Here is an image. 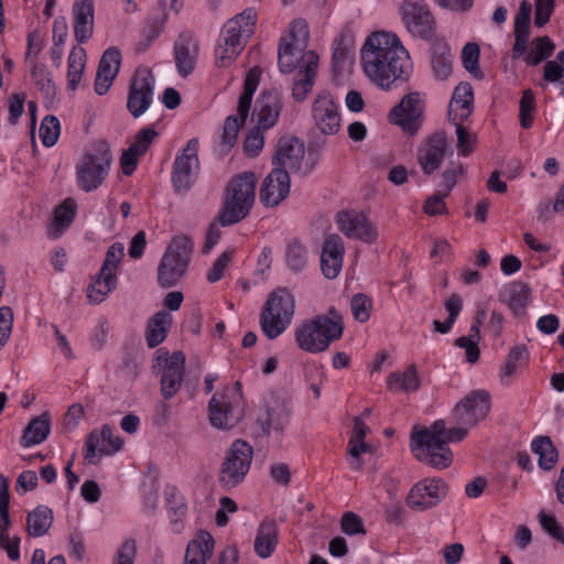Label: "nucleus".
<instances>
[{
  "mask_svg": "<svg viewBox=\"0 0 564 564\" xmlns=\"http://www.w3.org/2000/svg\"><path fill=\"white\" fill-rule=\"evenodd\" d=\"M360 64L367 78L383 90L406 80L412 70L409 52L394 33L375 31L360 48Z\"/></svg>",
  "mask_w": 564,
  "mask_h": 564,
  "instance_id": "1",
  "label": "nucleus"
},
{
  "mask_svg": "<svg viewBox=\"0 0 564 564\" xmlns=\"http://www.w3.org/2000/svg\"><path fill=\"white\" fill-rule=\"evenodd\" d=\"M343 333V315L332 306L327 314H319L301 323L294 329V337L300 349L318 354L325 351L333 341L340 339Z\"/></svg>",
  "mask_w": 564,
  "mask_h": 564,
  "instance_id": "2",
  "label": "nucleus"
},
{
  "mask_svg": "<svg viewBox=\"0 0 564 564\" xmlns=\"http://www.w3.org/2000/svg\"><path fill=\"white\" fill-rule=\"evenodd\" d=\"M257 177L253 172H242L228 182L219 216L221 226H230L245 219L256 199Z\"/></svg>",
  "mask_w": 564,
  "mask_h": 564,
  "instance_id": "3",
  "label": "nucleus"
},
{
  "mask_svg": "<svg viewBox=\"0 0 564 564\" xmlns=\"http://www.w3.org/2000/svg\"><path fill=\"white\" fill-rule=\"evenodd\" d=\"M447 431L445 422L437 420L430 427L413 433L410 446L415 458L437 469L451 466L453 453L444 440Z\"/></svg>",
  "mask_w": 564,
  "mask_h": 564,
  "instance_id": "4",
  "label": "nucleus"
},
{
  "mask_svg": "<svg viewBox=\"0 0 564 564\" xmlns=\"http://www.w3.org/2000/svg\"><path fill=\"white\" fill-rule=\"evenodd\" d=\"M246 402L239 381L217 390L208 402V420L214 429L229 431L245 417Z\"/></svg>",
  "mask_w": 564,
  "mask_h": 564,
  "instance_id": "5",
  "label": "nucleus"
},
{
  "mask_svg": "<svg viewBox=\"0 0 564 564\" xmlns=\"http://www.w3.org/2000/svg\"><path fill=\"white\" fill-rule=\"evenodd\" d=\"M194 249L193 240L185 235L172 239L158 267V283L167 289L176 285L186 274Z\"/></svg>",
  "mask_w": 564,
  "mask_h": 564,
  "instance_id": "6",
  "label": "nucleus"
},
{
  "mask_svg": "<svg viewBox=\"0 0 564 564\" xmlns=\"http://www.w3.org/2000/svg\"><path fill=\"white\" fill-rule=\"evenodd\" d=\"M295 312V300L288 289L270 293L260 314V326L269 339L280 336L291 324Z\"/></svg>",
  "mask_w": 564,
  "mask_h": 564,
  "instance_id": "7",
  "label": "nucleus"
},
{
  "mask_svg": "<svg viewBox=\"0 0 564 564\" xmlns=\"http://www.w3.org/2000/svg\"><path fill=\"white\" fill-rule=\"evenodd\" d=\"M112 156L105 141L96 142L76 165V181L84 192L97 189L108 175Z\"/></svg>",
  "mask_w": 564,
  "mask_h": 564,
  "instance_id": "8",
  "label": "nucleus"
},
{
  "mask_svg": "<svg viewBox=\"0 0 564 564\" xmlns=\"http://www.w3.org/2000/svg\"><path fill=\"white\" fill-rule=\"evenodd\" d=\"M308 29L304 20H294L288 37L282 39L279 45V67L283 73H291L299 68L306 69L308 54H316L314 51H306Z\"/></svg>",
  "mask_w": 564,
  "mask_h": 564,
  "instance_id": "9",
  "label": "nucleus"
},
{
  "mask_svg": "<svg viewBox=\"0 0 564 564\" xmlns=\"http://www.w3.org/2000/svg\"><path fill=\"white\" fill-rule=\"evenodd\" d=\"M260 76L261 69L259 67H252L248 72L243 83V91L238 99L237 115H230L225 120L220 138V143L225 151L234 147L239 129L249 116L252 97L258 88Z\"/></svg>",
  "mask_w": 564,
  "mask_h": 564,
  "instance_id": "10",
  "label": "nucleus"
},
{
  "mask_svg": "<svg viewBox=\"0 0 564 564\" xmlns=\"http://www.w3.org/2000/svg\"><path fill=\"white\" fill-rule=\"evenodd\" d=\"M253 458V449L242 440H236L226 451L220 465L218 481L225 489L238 486L247 476Z\"/></svg>",
  "mask_w": 564,
  "mask_h": 564,
  "instance_id": "11",
  "label": "nucleus"
},
{
  "mask_svg": "<svg viewBox=\"0 0 564 564\" xmlns=\"http://www.w3.org/2000/svg\"><path fill=\"white\" fill-rule=\"evenodd\" d=\"M198 148V139L193 138L174 160L172 183L177 194L187 193L198 177L200 170Z\"/></svg>",
  "mask_w": 564,
  "mask_h": 564,
  "instance_id": "12",
  "label": "nucleus"
},
{
  "mask_svg": "<svg viewBox=\"0 0 564 564\" xmlns=\"http://www.w3.org/2000/svg\"><path fill=\"white\" fill-rule=\"evenodd\" d=\"M401 20L414 37L431 40L436 31V21L424 2L404 1L400 8Z\"/></svg>",
  "mask_w": 564,
  "mask_h": 564,
  "instance_id": "13",
  "label": "nucleus"
},
{
  "mask_svg": "<svg viewBox=\"0 0 564 564\" xmlns=\"http://www.w3.org/2000/svg\"><path fill=\"white\" fill-rule=\"evenodd\" d=\"M490 410V395L485 390L466 394L454 408L453 416L458 425L474 427L485 420Z\"/></svg>",
  "mask_w": 564,
  "mask_h": 564,
  "instance_id": "14",
  "label": "nucleus"
},
{
  "mask_svg": "<svg viewBox=\"0 0 564 564\" xmlns=\"http://www.w3.org/2000/svg\"><path fill=\"white\" fill-rule=\"evenodd\" d=\"M154 76L147 69H138L131 79L127 109L133 118H139L150 108L154 95Z\"/></svg>",
  "mask_w": 564,
  "mask_h": 564,
  "instance_id": "15",
  "label": "nucleus"
},
{
  "mask_svg": "<svg viewBox=\"0 0 564 564\" xmlns=\"http://www.w3.org/2000/svg\"><path fill=\"white\" fill-rule=\"evenodd\" d=\"M447 484L441 478H425L416 482L406 497V505L424 511L438 505L447 495Z\"/></svg>",
  "mask_w": 564,
  "mask_h": 564,
  "instance_id": "16",
  "label": "nucleus"
},
{
  "mask_svg": "<svg viewBox=\"0 0 564 564\" xmlns=\"http://www.w3.org/2000/svg\"><path fill=\"white\" fill-rule=\"evenodd\" d=\"M256 20V10L252 8L246 9L243 12L226 22L221 31L220 40H223L226 45L241 52L248 39L254 33Z\"/></svg>",
  "mask_w": 564,
  "mask_h": 564,
  "instance_id": "17",
  "label": "nucleus"
},
{
  "mask_svg": "<svg viewBox=\"0 0 564 564\" xmlns=\"http://www.w3.org/2000/svg\"><path fill=\"white\" fill-rule=\"evenodd\" d=\"M423 109V99L420 94H408L390 111V121L400 126L403 131L414 134L420 128Z\"/></svg>",
  "mask_w": 564,
  "mask_h": 564,
  "instance_id": "18",
  "label": "nucleus"
},
{
  "mask_svg": "<svg viewBox=\"0 0 564 564\" xmlns=\"http://www.w3.org/2000/svg\"><path fill=\"white\" fill-rule=\"evenodd\" d=\"M338 229L349 239L372 243L378 239V232L372 223L362 213L341 210L337 214Z\"/></svg>",
  "mask_w": 564,
  "mask_h": 564,
  "instance_id": "19",
  "label": "nucleus"
},
{
  "mask_svg": "<svg viewBox=\"0 0 564 564\" xmlns=\"http://www.w3.org/2000/svg\"><path fill=\"white\" fill-rule=\"evenodd\" d=\"M312 117L315 127L325 135H334L340 129L338 106L329 93L316 96L312 105Z\"/></svg>",
  "mask_w": 564,
  "mask_h": 564,
  "instance_id": "20",
  "label": "nucleus"
},
{
  "mask_svg": "<svg viewBox=\"0 0 564 564\" xmlns=\"http://www.w3.org/2000/svg\"><path fill=\"white\" fill-rule=\"evenodd\" d=\"M156 360L161 362L164 360L165 368L160 381L161 393L165 400L173 398L180 390L185 370V356L182 351H174L167 357V354H162V350L156 351Z\"/></svg>",
  "mask_w": 564,
  "mask_h": 564,
  "instance_id": "21",
  "label": "nucleus"
},
{
  "mask_svg": "<svg viewBox=\"0 0 564 564\" xmlns=\"http://www.w3.org/2000/svg\"><path fill=\"white\" fill-rule=\"evenodd\" d=\"M290 417V403L285 399L272 395L264 402V409L259 414L257 423L268 435L271 431H283L288 426Z\"/></svg>",
  "mask_w": 564,
  "mask_h": 564,
  "instance_id": "22",
  "label": "nucleus"
},
{
  "mask_svg": "<svg viewBox=\"0 0 564 564\" xmlns=\"http://www.w3.org/2000/svg\"><path fill=\"white\" fill-rule=\"evenodd\" d=\"M447 150V139L443 131L427 137L417 149V162L425 175L434 173L442 164Z\"/></svg>",
  "mask_w": 564,
  "mask_h": 564,
  "instance_id": "23",
  "label": "nucleus"
},
{
  "mask_svg": "<svg viewBox=\"0 0 564 564\" xmlns=\"http://www.w3.org/2000/svg\"><path fill=\"white\" fill-rule=\"evenodd\" d=\"M291 181L289 172L273 167L264 177L260 187L259 198L265 207H275L290 194Z\"/></svg>",
  "mask_w": 564,
  "mask_h": 564,
  "instance_id": "24",
  "label": "nucleus"
},
{
  "mask_svg": "<svg viewBox=\"0 0 564 564\" xmlns=\"http://www.w3.org/2000/svg\"><path fill=\"white\" fill-rule=\"evenodd\" d=\"M304 155L305 147L299 138L283 137L278 143L273 167L297 172L302 167Z\"/></svg>",
  "mask_w": 564,
  "mask_h": 564,
  "instance_id": "25",
  "label": "nucleus"
},
{
  "mask_svg": "<svg viewBox=\"0 0 564 564\" xmlns=\"http://www.w3.org/2000/svg\"><path fill=\"white\" fill-rule=\"evenodd\" d=\"M174 59L177 73L187 77L193 73L199 54L198 41L191 33H182L174 43Z\"/></svg>",
  "mask_w": 564,
  "mask_h": 564,
  "instance_id": "26",
  "label": "nucleus"
},
{
  "mask_svg": "<svg viewBox=\"0 0 564 564\" xmlns=\"http://www.w3.org/2000/svg\"><path fill=\"white\" fill-rule=\"evenodd\" d=\"M122 440L120 436L115 435L112 429L105 424L101 427L100 436L96 432H91L85 442V459L94 463L93 458L96 456V451L99 447L100 455H111L119 452L122 447Z\"/></svg>",
  "mask_w": 564,
  "mask_h": 564,
  "instance_id": "27",
  "label": "nucleus"
},
{
  "mask_svg": "<svg viewBox=\"0 0 564 564\" xmlns=\"http://www.w3.org/2000/svg\"><path fill=\"white\" fill-rule=\"evenodd\" d=\"M72 13L75 40L78 44L86 43L94 34V0H75Z\"/></svg>",
  "mask_w": 564,
  "mask_h": 564,
  "instance_id": "28",
  "label": "nucleus"
},
{
  "mask_svg": "<svg viewBox=\"0 0 564 564\" xmlns=\"http://www.w3.org/2000/svg\"><path fill=\"white\" fill-rule=\"evenodd\" d=\"M121 65V53L116 47L106 50L99 61L95 79V91L105 95L111 87L113 79L119 73Z\"/></svg>",
  "mask_w": 564,
  "mask_h": 564,
  "instance_id": "29",
  "label": "nucleus"
},
{
  "mask_svg": "<svg viewBox=\"0 0 564 564\" xmlns=\"http://www.w3.org/2000/svg\"><path fill=\"white\" fill-rule=\"evenodd\" d=\"M283 108V101L279 93L264 91L257 99L254 116L257 126L260 129H270L274 127L279 120Z\"/></svg>",
  "mask_w": 564,
  "mask_h": 564,
  "instance_id": "30",
  "label": "nucleus"
},
{
  "mask_svg": "<svg viewBox=\"0 0 564 564\" xmlns=\"http://www.w3.org/2000/svg\"><path fill=\"white\" fill-rule=\"evenodd\" d=\"M344 253L345 247L338 235H332L325 240L321 254V268L325 278L338 276L343 268Z\"/></svg>",
  "mask_w": 564,
  "mask_h": 564,
  "instance_id": "31",
  "label": "nucleus"
},
{
  "mask_svg": "<svg viewBox=\"0 0 564 564\" xmlns=\"http://www.w3.org/2000/svg\"><path fill=\"white\" fill-rule=\"evenodd\" d=\"M474 108V93L469 83L458 84L448 106V118L453 124H459L469 118Z\"/></svg>",
  "mask_w": 564,
  "mask_h": 564,
  "instance_id": "32",
  "label": "nucleus"
},
{
  "mask_svg": "<svg viewBox=\"0 0 564 564\" xmlns=\"http://www.w3.org/2000/svg\"><path fill=\"white\" fill-rule=\"evenodd\" d=\"M532 7L528 0L520 3V8L514 18V44L512 47V57L519 58L527 50L530 36V19Z\"/></svg>",
  "mask_w": 564,
  "mask_h": 564,
  "instance_id": "33",
  "label": "nucleus"
},
{
  "mask_svg": "<svg viewBox=\"0 0 564 564\" xmlns=\"http://www.w3.org/2000/svg\"><path fill=\"white\" fill-rule=\"evenodd\" d=\"M279 541L278 524L272 519L263 520L254 539V552L258 556L267 558L274 552Z\"/></svg>",
  "mask_w": 564,
  "mask_h": 564,
  "instance_id": "34",
  "label": "nucleus"
},
{
  "mask_svg": "<svg viewBox=\"0 0 564 564\" xmlns=\"http://www.w3.org/2000/svg\"><path fill=\"white\" fill-rule=\"evenodd\" d=\"M214 549L213 535L202 531L195 540L188 543L184 564H206V561L212 557Z\"/></svg>",
  "mask_w": 564,
  "mask_h": 564,
  "instance_id": "35",
  "label": "nucleus"
},
{
  "mask_svg": "<svg viewBox=\"0 0 564 564\" xmlns=\"http://www.w3.org/2000/svg\"><path fill=\"white\" fill-rule=\"evenodd\" d=\"M368 431L369 429L362 421V417H356L352 434L348 443V454L351 458L349 464L355 470H359L362 467V462L360 460L361 453L370 452V445L365 442Z\"/></svg>",
  "mask_w": 564,
  "mask_h": 564,
  "instance_id": "36",
  "label": "nucleus"
},
{
  "mask_svg": "<svg viewBox=\"0 0 564 564\" xmlns=\"http://www.w3.org/2000/svg\"><path fill=\"white\" fill-rule=\"evenodd\" d=\"M432 68L440 79H446L452 73L453 54L444 40H435L432 44Z\"/></svg>",
  "mask_w": 564,
  "mask_h": 564,
  "instance_id": "37",
  "label": "nucleus"
},
{
  "mask_svg": "<svg viewBox=\"0 0 564 564\" xmlns=\"http://www.w3.org/2000/svg\"><path fill=\"white\" fill-rule=\"evenodd\" d=\"M306 69L300 70L297 78L294 80L292 95L297 101L306 98L313 88L314 77L318 68V55L308 54Z\"/></svg>",
  "mask_w": 564,
  "mask_h": 564,
  "instance_id": "38",
  "label": "nucleus"
},
{
  "mask_svg": "<svg viewBox=\"0 0 564 564\" xmlns=\"http://www.w3.org/2000/svg\"><path fill=\"white\" fill-rule=\"evenodd\" d=\"M76 215V203L72 198L65 199L54 210V218L48 228L51 238H58L70 226Z\"/></svg>",
  "mask_w": 564,
  "mask_h": 564,
  "instance_id": "39",
  "label": "nucleus"
},
{
  "mask_svg": "<svg viewBox=\"0 0 564 564\" xmlns=\"http://www.w3.org/2000/svg\"><path fill=\"white\" fill-rule=\"evenodd\" d=\"M50 431V416L47 413H43L30 421V423L24 429L23 435L21 437L22 446L30 447L44 442L48 436Z\"/></svg>",
  "mask_w": 564,
  "mask_h": 564,
  "instance_id": "40",
  "label": "nucleus"
},
{
  "mask_svg": "<svg viewBox=\"0 0 564 564\" xmlns=\"http://www.w3.org/2000/svg\"><path fill=\"white\" fill-rule=\"evenodd\" d=\"M172 324V315L167 311H160L150 318L147 328V343L150 348L159 346L166 337Z\"/></svg>",
  "mask_w": 564,
  "mask_h": 564,
  "instance_id": "41",
  "label": "nucleus"
},
{
  "mask_svg": "<svg viewBox=\"0 0 564 564\" xmlns=\"http://www.w3.org/2000/svg\"><path fill=\"white\" fill-rule=\"evenodd\" d=\"M117 286V276L102 274L101 271L96 274L87 286V297L90 303L99 304L106 300Z\"/></svg>",
  "mask_w": 564,
  "mask_h": 564,
  "instance_id": "42",
  "label": "nucleus"
},
{
  "mask_svg": "<svg viewBox=\"0 0 564 564\" xmlns=\"http://www.w3.org/2000/svg\"><path fill=\"white\" fill-rule=\"evenodd\" d=\"M391 391H403L405 393L416 391L420 387V378L414 365L409 366L403 372H392L387 381Z\"/></svg>",
  "mask_w": 564,
  "mask_h": 564,
  "instance_id": "43",
  "label": "nucleus"
},
{
  "mask_svg": "<svg viewBox=\"0 0 564 564\" xmlns=\"http://www.w3.org/2000/svg\"><path fill=\"white\" fill-rule=\"evenodd\" d=\"M52 522V510L45 506H39L26 517L28 533L32 536H42L48 531Z\"/></svg>",
  "mask_w": 564,
  "mask_h": 564,
  "instance_id": "44",
  "label": "nucleus"
},
{
  "mask_svg": "<svg viewBox=\"0 0 564 564\" xmlns=\"http://www.w3.org/2000/svg\"><path fill=\"white\" fill-rule=\"evenodd\" d=\"M86 64V51L84 47L74 46L67 61V85L70 90L77 88L82 79L83 70Z\"/></svg>",
  "mask_w": 564,
  "mask_h": 564,
  "instance_id": "45",
  "label": "nucleus"
},
{
  "mask_svg": "<svg viewBox=\"0 0 564 564\" xmlns=\"http://www.w3.org/2000/svg\"><path fill=\"white\" fill-rule=\"evenodd\" d=\"M555 50V45L549 36H540L532 41L528 52H524V62L530 66H536L549 58Z\"/></svg>",
  "mask_w": 564,
  "mask_h": 564,
  "instance_id": "46",
  "label": "nucleus"
},
{
  "mask_svg": "<svg viewBox=\"0 0 564 564\" xmlns=\"http://www.w3.org/2000/svg\"><path fill=\"white\" fill-rule=\"evenodd\" d=\"M531 449L539 456V465L542 469L550 470L557 460V452L550 437L540 436L531 443Z\"/></svg>",
  "mask_w": 564,
  "mask_h": 564,
  "instance_id": "47",
  "label": "nucleus"
},
{
  "mask_svg": "<svg viewBox=\"0 0 564 564\" xmlns=\"http://www.w3.org/2000/svg\"><path fill=\"white\" fill-rule=\"evenodd\" d=\"M530 290L524 284H514L508 291L506 303L516 316L523 315L529 302Z\"/></svg>",
  "mask_w": 564,
  "mask_h": 564,
  "instance_id": "48",
  "label": "nucleus"
},
{
  "mask_svg": "<svg viewBox=\"0 0 564 564\" xmlns=\"http://www.w3.org/2000/svg\"><path fill=\"white\" fill-rule=\"evenodd\" d=\"M527 348L524 346H516L510 349L506 364L500 371V381L502 384H510L512 376L518 369V362L527 358Z\"/></svg>",
  "mask_w": 564,
  "mask_h": 564,
  "instance_id": "49",
  "label": "nucleus"
},
{
  "mask_svg": "<svg viewBox=\"0 0 564 564\" xmlns=\"http://www.w3.org/2000/svg\"><path fill=\"white\" fill-rule=\"evenodd\" d=\"M285 261L292 271H302L307 263L306 248L297 240L291 241L286 248Z\"/></svg>",
  "mask_w": 564,
  "mask_h": 564,
  "instance_id": "50",
  "label": "nucleus"
},
{
  "mask_svg": "<svg viewBox=\"0 0 564 564\" xmlns=\"http://www.w3.org/2000/svg\"><path fill=\"white\" fill-rule=\"evenodd\" d=\"M479 328L477 325H473L470 327V333L468 336L458 337L455 340V345L459 348H464L466 350V359L468 362L474 364L479 359Z\"/></svg>",
  "mask_w": 564,
  "mask_h": 564,
  "instance_id": "51",
  "label": "nucleus"
},
{
  "mask_svg": "<svg viewBox=\"0 0 564 564\" xmlns=\"http://www.w3.org/2000/svg\"><path fill=\"white\" fill-rule=\"evenodd\" d=\"M166 507L170 512L171 521L178 522L186 513V505L181 492L174 488H167L165 490Z\"/></svg>",
  "mask_w": 564,
  "mask_h": 564,
  "instance_id": "52",
  "label": "nucleus"
},
{
  "mask_svg": "<svg viewBox=\"0 0 564 564\" xmlns=\"http://www.w3.org/2000/svg\"><path fill=\"white\" fill-rule=\"evenodd\" d=\"M59 121L54 116H46L40 127V138L45 147H53L59 137Z\"/></svg>",
  "mask_w": 564,
  "mask_h": 564,
  "instance_id": "53",
  "label": "nucleus"
},
{
  "mask_svg": "<svg viewBox=\"0 0 564 564\" xmlns=\"http://www.w3.org/2000/svg\"><path fill=\"white\" fill-rule=\"evenodd\" d=\"M123 245L120 242H115L108 248L105 261L100 268L102 274L117 276V268L123 258Z\"/></svg>",
  "mask_w": 564,
  "mask_h": 564,
  "instance_id": "54",
  "label": "nucleus"
},
{
  "mask_svg": "<svg viewBox=\"0 0 564 564\" xmlns=\"http://www.w3.org/2000/svg\"><path fill=\"white\" fill-rule=\"evenodd\" d=\"M520 124L523 129H529L533 123V113L535 111V98L531 89H525L520 99Z\"/></svg>",
  "mask_w": 564,
  "mask_h": 564,
  "instance_id": "55",
  "label": "nucleus"
},
{
  "mask_svg": "<svg viewBox=\"0 0 564 564\" xmlns=\"http://www.w3.org/2000/svg\"><path fill=\"white\" fill-rule=\"evenodd\" d=\"M371 307V300L362 293L354 295L350 301L351 314L360 323H365L370 318Z\"/></svg>",
  "mask_w": 564,
  "mask_h": 564,
  "instance_id": "56",
  "label": "nucleus"
},
{
  "mask_svg": "<svg viewBox=\"0 0 564 564\" xmlns=\"http://www.w3.org/2000/svg\"><path fill=\"white\" fill-rule=\"evenodd\" d=\"M543 77L551 83L562 80L564 84V50L558 52L555 59L546 62Z\"/></svg>",
  "mask_w": 564,
  "mask_h": 564,
  "instance_id": "57",
  "label": "nucleus"
},
{
  "mask_svg": "<svg viewBox=\"0 0 564 564\" xmlns=\"http://www.w3.org/2000/svg\"><path fill=\"white\" fill-rule=\"evenodd\" d=\"M340 529L347 535L366 534L362 519L352 511L343 514Z\"/></svg>",
  "mask_w": 564,
  "mask_h": 564,
  "instance_id": "58",
  "label": "nucleus"
},
{
  "mask_svg": "<svg viewBox=\"0 0 564 564\" xmlns=\"http://www.w3.org/2000/svg\"><path fill=\"white\" fill-rule=\"evenodd\" d=\"M448 196V194L436 191L435 194L432 196H429L423 205V210L429 216H436V215H445L447 214V207L444 202V199Z\"/></svg>",
  "mask_w": 564,
  "mask_h": 564,
  "instance_id": "59",
  "label": "nucleus"
},
{
  "mask_svg": "<svg viewBox=\"0 0 564 564\" xmlns=\"http://www.w3.org/2000/svg\"><path fill=\"white\" fill-rule=\"evenodd\" d=\"M158 137V132L152 128L141 129L134 137V141L130 145L132 150L140 154L141 156L145 154L151 143Z\"/></svg>",
  "mask_w": 564,
  "mask_h": 564,
  "instance_id": "60",
  "label": "nucleus"
},
{
  "mask_svg": "<svg viewBox=\"0 0 564 564\" xmlns=\"http://www.w3.org/2000/svg\"><path fill=\"white\" fill-rule=\"evenodd\" d=\"M539 521L547 534L564 544V530L554 516H549L541 511L539 513Z\"/></svg>",
  "mask_w": 564,
  "mask_h": 564,
  "instance_id": "61",
  "label": "nucleus"
},
{
  "mask_svg": "<svg viewBox=\"0 0 564 564\" xmlns=\"http://www.w3.org/2000/svg\"><path fill=\"white\" fill-rule=\"evenodd\" d=\"M263 130L256 126L246 137L243 148L249 156H257L262 150L264 144Z\"/></svg>",
  "mask_w": 564,
  "mask_h": 564,
  "instance_id": "62",
  "label": "nucleus"
},
{
  "mask_svg": "<svg viewBox=\"0 0 564 564\" xmlns=\"http://www.w3.org/2000/svg\"><path fill=\"white\" fill-rule=\"evenodd\" d=\"M463 123L464 122H459V124L454 126L456 127L458 152L466 156L473 152L476 138L463 126Z\"/></svg>",
  "mask_w": 564,
  "mask_h": 564,
  "instance_id": "63",
  "label": "nucleus"
},
{
  "mask_svg": "<svg viewBox=\"0 0 564 564\" xmlns=\"http://www.w3.org/2000/svg\"><path fill=\"white\" fill-rule=\"evenodd\" d=\"M239 54V51L226 45V43L219 39V43L215 50L216 65L220 68L228 67Z\"/></svg>",
  "mask_w": 564,
  "mask_h": 564,
  "instance_id": "64",
  "label": "nucleus"
}]
</instances>
